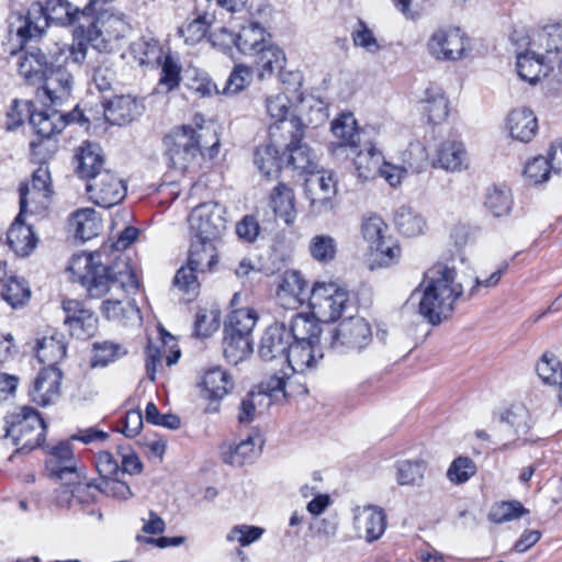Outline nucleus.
<instances>
[{
  "instance_id": "f257e3e1",
  "label": "nucleus",
  "mask_w": 562,
  "mask_h": 562,
  "mask_svg": "<svg viewBox=\"0 0 562 562\" xmlns=\"http://www.w3.org/2000/svg\"><path fill=\"white\" fill-rule=\"evenodd\" d=\"M70 270L90 297L110 295L101 305V313L106 319L119 323L140 319L137 305L126 300L128 294L139 288V281L127 258L120 257L110 267L101 262L100 252L82 255L72 260Z\"/></svg>"
},
{
  "instance_id": "f03ea898",
  "label": "nucleus",
  "mask_w": 562,
  "mask_h": 562,
  "mask_svg": "<svg viewBox=\"0 0 562 562\" xmlns=\"http://www.w3.org/2000/svg\"><path fill=\"white\" fill-rule=\"evenodd\" d=\"M18 22L16 34L23 41L40 37L50 24H56L76 25V34L94 44L102 34L99 24L105 26L104 14L92 16L87 5L79 10L67 0L35 1L26 15L18 18Z\"/></svg>"
},
{
  "instance_id": "7ed1b4c3",
  "label": "nucleus",
  "mask_w": 562,
  "mask_h": 562,
  "mask_svg": "<svg viewBox=\"0 0 562 562\" xmlns=\"http://www.w3.org/2000/svg\"><path fill=\"white\" fill-rule=\"evenodd\" d=\"M420 288L423 290H416L412 297L419 294L418 312L431 325L447 319L463 294L456 267L445 262L435 263L424 273Z\"/></svg>"
},
{
  "instance_id": "20e7f679",
  "label": "nucleus",
  "mask_w": 562,
  "mask_h": 562,
  "mask_svg": "<svg viewBox=\"0 0 562 562\" xmlns=\"http://www.w3.org/2000/svg\"><path fill=\"white\" fill-rule=\"evenodd\" d=\"M168 166L186 171L199 155L213 158L218 153L220 138L213 125H180L162 139Z\"/></svg>"
},
{
  "instance_id": "39448f33",
  "label": "nucleus",
  "mask_w": 562,
  "mask_h": 562,
  "mask_svg": "<svg viewBox=\"0 0 562 562\" xmlns=\"http://www.w3.org/2000/svg\"><path fill=\"white\" fill-rule=\"evenodd\" d=\"M20 217L36 218L47 211L54 193L50 171L46 164H41L32 173L30 180L19 184Z\"/></svg>"
},
{
  "instance_id": "423d86ee",
  "label": "nucleus",
  "mask_w": 562,
  "mask_h": 562,
  "mask_svg": "<svg viewBox=\"0 0 562 562\" xmlns=\"http://www.w3.org/2000/svg\"><path fill=\"white\" fill-rule=\"evenodd\" d=\"M46 437V424L40 413L31 406H22L5 418L3 439H12L18 450L32 451L41 447Z\"/></svg>"
},
{
  "instance_id": "0eeeda50",
  "label": "nucleus",
  "mask_w": 562,
  "mask_h": 562,
  "mask_svg": "<svg viewBox=\"0 0 562 562\" xmlns=\"http://www.w3.org/2000/svg\"><path fill=\"white\" fill-rule=\"evenodd\" d=\"M308 304L321 322H335L351 307L348 291L335 282H316L311 290Z\"/></svg>"
},
{
  "instance_id": "6e6552de",
  "label": "nucleus",
  "mask_w": 562,
  "mask_h": 562,
  "mask_svg": "<svg viewBox=\"0 0 562 562\" xmlns=\"http://www.w3.org/2000/svg\"><path fill=\"white\" fill-rule=\"evenodd\" d=\"M225 214V207L217 202L196 205L188 217L191 237L221 241L227 224Z\"/></svg>"
},
{
  "instance_id": "1a4fd4ad",
  "label": "nucleus",
  "mask_w": 562,
  "mask_h": 562,
  "mask_svg": "<svg viewBox=\"0 0 562 562\" xmlns=\"http://www.w3.org/2000/svg\"><path fill=\"white\" fill-rule=\"evenodd\" d=\"M291 100L284 93H279L266 99V110L272 120L269 125V138L272 142L281 143L286 140L288 135L292 139H299L304 135L305 125L297 116L289 117Z\"/></svg>"
},
{
  "instance_id": "9d476101",
  "label": "nucleus",
  "mask_w": 562,
  "mask_h": 562,
  "mask_svg": "<svg viewBox=\"0 0 562 562\" xmlns=\"http://www.w3.org/2000/svg\"><path fill=\"white\" fill-rule=\"evenodd\" d=\"M23 105L29 114L30 125L35 134L41 137L38 142H31L32 154L38 157V160L44 159L45 156L42 157L41 154L45 140H49L52 136L60 133L68 122H74L76 120L75 113L66 115L58 110L34 111L31 110L30 103Z\"/></svg>"
},
{
  "instance_id": "9b49d317",
  "label": "nucleus",
  "mask_w": 562,
  "mask_h": 562,
  "mask_svg": "<svg viewBox=\"0 0 562 562\" xmlns=\"http://www.w3.org/2000/svg\"><path fill=\"white\" fill-rule=\"evenodd\" d=\"M386 224L375 214L364 215L361 223L363 238L370 244L379 257L380 266L387 267L401 255V248L391 239L385 238Z\"/></svg>"
},
{
  "instance_id": "f8f14e48",
  "label": "nucleus",
  "mask_w": 562,
  "mask_h": 562,
  "mask_svg": "<svg viewBox=\"0 0 562 562\" xmlns=\"http://www.w3.org/2000/svg\"><path fill=\"white\" fill-rule=\"evenodd\" d=\"M372 340L369 323L362 317L348 316L330 333V347L334 349L361 350Z\"/></svg>"
},
{
  "instance_id": "ddd939ff",
  "label": "nucleus",
  "mask_w": 562,
  "mask_h": 562,
  "mask_svg": "<svg viewBox=\"0 0 562 562\" xmlns=\"http://www.w3.org/2000/svg\"><path fill=\"white\" fill-rule=\"evenodd\" d=\"M86 189L94 204L106 209L117 205L126 195L124 181L109 168L94 176Z\"/></svg>"
},
{
  "instance_id": "4468645a",
  "label": "nucleus",
  "mask_w": 562,
  "mask_h": 562,
  "mask_svg": "<svg viewBox=\"0 0 562 562\" xmlns=\"http://www.w3.org/2000/svg\"><path fill=\"white\" fill-rule=\"evenodd\" d=\"M305 193L312 212L316 215L333 210V200L337 194V181L330 171L312 173L305 180Z\"/></svg>"
},
{
  "instance_id": "2eb2a0df",
  "label": "nucleus",
  "mask_w": 562,
  "mask_h": 562,
  "mask_svg": "<svg viewBox=\"0 0 562 562\" xmlns=\"http://www.w3.org/2000/svg\"><path fill=\"white\" fill-rule=\"evenodd\" d=\"M465 41L459 27L439 29L429 37L427 50L437 60H458L464 54Z\"/></svg>"
},
{
  "instance_id": "dca6fc26",
  "label": "nucleus",
  "mask_w": 562,
  "mask_h": 562,
  "mask_svg": "<svg viewBox=\"0 0 562 562\" xmlns=\"http://www.w3.org/2000/svg\"><path fill=\"white\" fill-rule=\"evenodd\" d=\"M291 348V333L282 323L270 325L262 334L258 355L265 362L278 361L285 364Z\"/></svg>"
},
{
  "instance_id": "f3484780",
  "label": "nucleus",
  "mask_w": 562,
  "mask_h": 562,
  "mask_svg": "<svg viewBox=\"0 0 562 562\" xmlns=\"http://www.w3.org/2000/svg\"><path fill=\"white\" fill-rule=\"evenodd\" d=\"M61 307L65 314L64 325L67 326L71 336L86 339L94 334L98 318L82 302L64 300Z\"/></svg>"
},
{
  "instance_id": "a211bd4d",
  "label": "nucleus",
  "mask_w": 562,
  "mask_h": 562,
  "mask_svg": "<svg viewBox=\"0 0 562 562\" xmlns=\"http://www.w3.org/2000/svg\"><path fill=\"white\" fill-rule=\"evenodd\" d=\"M507 436L502 449H506L512 442L527 441L528 434L532 426L531 416L527 406L522 403H515L502 412L498 416Z\"/></svg>"
},
{
  "instance_id": "6ab92c4d",
  "label": "nucleus",
  "mask_w": 562,
  "mask_h": 562,
  "mask_svg": "<svg viewBox=\"0 0 562 562\" xmlns=\"http://www.w3.org/2000/svg\"><path fill=\"white\" fill-rule=\"evenodd\" d=\"M61 378L58 367L43 368L29 391L31 401L43 407L54 404L60 396Z\"/></svg>"
},
{
  "instance_id": "aec40b11",
  "label": "nucleus",
  "mask_w": 562,
  "mask_h": 562,
  "mask_svg": "<svg viewBox=\"0 0 562 562\" xmlns=\"http://www.w3.org/2000/svg\"><path fill=\"white\" fill-rule=\"evenodd\" d=\"M306 282L300 272L294 270L285 271L279 281L276 299L278 304L285 310H297L308 301Z\"/></svg>"
},
{
  "instance_id": "412c9836",
  "label": "nucleus",
  "mask_w": 562,
  "mask_h": 562,
  "mask_svg": "<svg viewBox=\"0 0 562 562\" xmlns=\"http://www.w3.org/2000/svg\"><path fill=\"white\" fill-rule=\"evenodd\" d=\"M42 83L43 93L49 99L50 104L59 105L70 97L74 77L66 66L54 60Z\"/></svg>"
},
{
  "instance_id": "4be33fe9",
  "label": "nucleus",
  "mask_w": 562,
  "mask_h": 562,
  "mask_svg": "<svg viewBox=\"0 0 562 562\" xmlns=\"http://www.w3.org/2000/svg\"><path fill=\"white\" fill-rule=\"evenodd\" d=\"M104 117L112 125H126L143 114L144 104L130 94L116 95L103 103Z\"/></svg>"
},
{
  "instance_id": "5701e85b",
  "label": "nucleus",
  "mask_w": 562,
  "mask_h": 562,
  "mask_svg": "<svg viewBox=\"0 0 562 562\" xmlns=\"http://www.w3.org/2000/svg\"><path fill=\"white\" fill-rule=\"evenodd\" d=\"M27 217L16 215L7 233L10 249L19 257L30 256L37 246L38 238Z\"/></svg>"
},
{
  "instance_id": "b1692460",
  "label": "nucleus",
  "mask_w": 562,
  "mask_h": 562,
  "mask_svg": "<svg viewBox=\"0 0 562 562\" xmlns=\"http://www.w3.org/2000/svg\"><path fill=\"white\" fill-rule=\"evenodd\" d=\"M75 171L85 179L87 184L101 170H106L102 149L97 144L85 142L78 147L74 156Z\"/></svg>"
},
{
  "instance_id": "393cba45",
  "label": "nucleus",
  "mask_w": 562,
  "mask_h": 562,
  "mask_svg": "<svg viewBox=\"0 0 562 562\" xmlns=\"http://www.w3.org/2000/svg\"><path fill=\"white\" fill-rule=\"evenodd\" d=\"M202 395L211 401L206 407L207 413L218 409V402L233 389L232 376L223 369L216 367L207 370L202 379Z\"/></svg>"
},
{
  "instance_id": "a878e982",
  "label": "nucleus",
  "mask_w": 562,
  "mask_h": 562,
  "mask_svg": "<svg viewBox=\"0 0 562 562\" xmlns=\"http://www.w3.org/2000/svg\"><path fill=\"white\" fill-rule=\"evenodd\" d=\"M54 61L41 48H32L19 56L18 71L30 85L42 83Z\"/></svg>"
},
{
  "instance_id": "bb28decb",
  "label": "nucleus",
  "mask_w": 562,
  "mask_h": 562,
  "mask_svg": "<svg viewBox=\"0 0 562 562\" xmlns=\"http://www.w3.org/2000/svg\"><path fill=\"white\" fill-rule=\"evenodd\" d=\"M355 527L368 542H373L380 539L385 531L386 515L381 507L374 505L357 508Z\"/></svg>"
},
{
  "instance_id": "cd10ccee",
  "label": "nucleus",
  "mask_w": 562,
  "mask_h": 562,
  "mask_svg": "<svg viewBox=\"0 0 562 562\" xmlns=\"http://www.w3.org/2000/svg\"><path fill=\"white\" fill-rule=\"evenodd\" d=\"M323 356L319 344L291 342L285 364L291 372L305 373L315 369Z\"/></svg>"
},
{
  "instance_id": "c85d7f7f",
  "label": "nucleus",
  "mask_w": 562,
  "mask_h": 562,
  "mask_svg": "<svg viewBox=\"0 0 562 562\" xmlns=\"http://www.w3.org/2000/svg\"><path fill=\"white\" fill-rule=\"evenodd\" d=\"M46 467L50 475L59 480H66L68 476L78 479L72 448L68 441H63L52 449Z\"/></svg>"
},
{
  "instance_id": "c756f323",
  "label": "nucleus",
  "mask_w": 562,
  "mask_h": 562,
  "mask_svg": "<svg viewBox=\"0 0 562 562\" xmlns=\"http://www.w3.org/2000/svg\"><path fill=\"white\" fill-rule=\"evenodd\" d=\"M507 127L514 139L528 143L537 134L538 120L531 110L519 108L508 114Z\"/></svg>"
},
{
  "instance_id": "7c9ffc66",
  "label": "nucleus",
  "mask_w": 562,
  "mask_h": 562,
  "mask_svg": "<svg viewBox=\"0 0 562 562\" xmlns=\"http://www.w3.org/2000/svg\"><path fill=\"white\" fill-rule=\"evenodd\" d=\"M98 481L85 482L75 476H70L69 481L65 483L58 491L57 501L60 505L69 506L72 499L78 503H90L97 499L99 490L95 491Z\"/></svg>"
},
{
  "instance_id": "2f4dec72",
  "label": "nucleus",
  "mask_w": 562,
  "mask_h": 562,
  "mask_svg": "<svg viewBox=\"0 0 562 562\" xmlns=\"http://www.w3.org/2000/svg\"><path fill=\"white\" fill-rule=\"evenodd\" d=\"M435 167H440L447 171H461L468 166V155L462 143L457 140H446L437 149Z\"/></svg>"
},
{
  "instance_id": "473e14b6",
  "label": "nucleus",
  "mask_w": 562,
  "mask_h": 562,
  "mask_svg": "<svg viewBox=\"0 0 562 562\" xmlns=\"http://www.w3.org/2000/svg\"><path fill=\"white\" fill-rule=\"evenodd\" d=\"M283 142L281 139V143H276L270 138L269 144L258 147L254 154L255 165L267 178L278 175L282 168L285 153L281 155L280 149L283 148Z\"/></svg>"
},
{
  "instance_id": "72a5a7b5",
  "label": "nucleus",
  "mask_w": 562,
  "mask_h": 562,
  "mask_svg": "<svg viewBox=\"0 0 562 562\" xmlns=\"http://www.w3.org/2000/svg\"><path fill=\"white\" fill-rule=\"evenodd\" d=\"M517 74L520 79L531 85L537 83L542 77L549 76V65L546 55L536 53H521L517 55L516 61Z\"/></svg>"
},
{
  "instance_id": "f704fd0d",
  "label": "nucleus",
  "mask_w": 562,
  "mask_h": 562,
  "mask_svg": "<svg viewBox=\"0 0 562 562\" xmlns=\"http://www.w3.org/2000/svg\"><path fill=\"white\" fill-rule=\"evenodd\" d=\"M270 35L257 22L241 26L236 33V47L244 55H256L266 47Z\"/></svg>"
},
{
  "instance_id": "c9c22d12",
  "label": "nucleus",
  "mask_w": 562,
  "mask_h": 562,
  "mask_svg": "<svg viewBox=\"0 0 562 562\" xmlns=\"http://www.w3.org/2000/svg\"><path fill=\"white\" fill-rule=\"evenodd\" d=\"M69 225L77 238L87 241L98 236L102 229V222L98 213L91 209H80L72 213Z\"/></svg>"
},
{
  "instance_id": "e433bc0d",
  "label": "nucleus",
  "mask_w": 562,
  "mask_h": 562,
  "mask_svg": "<svg viewBox=\"0 0 562 562\" xmlns=\"http://www.w3.org/2000/svg\"><path fill=\"white\" fill-rule=\"evenodd\" d=\"M218 243L191 237L188 262L202 272L212 270L217 263Z\"/></svg>"
},
{
  "instance_id": "4c0bfd02",
  "label": "nucleus",
  "mask_w": 562,
  "mask_h": 562,
  "mask_svg": "<svg viewBox=\"0 0 562 562\" xmlns=\"http://www.w3.org/2000/svg\"><path fill=\"white\" fill-rule=\"evenodd\" d=\"M331 132L339 147L356 149L361 143V132L352 113H342L331 122Z\"/></svg>"
},
{
  "instance_id": "58836bf2",
  "label": "nucleus",
  "mask_w": 562,
  "mask_h": 562,
  "mask_svg": "<svg viewBox=\"0 0 562 562\" xmlns=\"http://www.w3.org/2000/svg\"><path fill=\"white\" fill-rule=\"evenodd\" d=\"M319 322L314 315L311 317L297 313L293 316L290 328H288L291 333V341L319 344L322 334Z\"/></svg>"
},
{
  "instance_id": "ea45409f",
  "label": "nucleus",
  "mask_w": 562,
  "mask_h": 562,
  "mask_svg": "<svg viewBox=\"0 0 562 562\" xmlns=\"http://www.w3.org/2000/svg\"><path fill=\"white\" fill-rule=\"evenodd\" d=\"M303 137L304 135L299 139H292L288 136V139L283 142L284 157H286V165L294 170L311 172L314 168L315 156L306 144L301 143Z\"/></svg>"
},
{
  "instance_id": "a19ab883",
  "label": "nucleus",
  "mask_w": 562,
  "mask_h": 562,
  "mask_svg": "<svg viewBox=\"0 0 562 562\" xmlns=\"http://www.w3.org/2000/svg\"><path fill=\"white\" fill-rule=\"evenodd\" d=\"M294 200L293 190L284 183L277 184L270 194V206L286 225L293 224L296 218Z\"/></svg>"
},
{
  "instance_id": "79ce46f5",
  "label": "nucleus",
  "mask_w": 562,
  "mask_h": 562,
  "mask_svg": "<svg viewBox=\"0 0 562 562\" xmlns=\"http://www.w3.org/2000/svg\"><path fill=\"white\" fill-rule=\"evenodd\" d=\"M384 158L382 153L378 150L371 143L364 145L360 149L355 159L353 165L356 172L360 179L368 180L379 175L383 166Z\"/></svg>"
},
{
  "instance_id": "37998d69",
  "label": "nucleus",
  "mask_w": 562,
  "mask_h": 562,
  "mask_svg": "<svg viewBox=\"0 0 562 562\" xmlns=\"http://www.w3.org/2000/svg\"><path fill=\"white\" fill-rule=\"evenodd\" d=\"M393 221L398 233L407 237L422 235L427 227L424 216L407 205L395 211Z\"/></svg>"
},
{
  "instance_id": "c03bdc74",
  "label": "nucleus",
  "mask_w": 562,
  "mask_h": 562,
  "mask_svg": "<svg viewBox=\"0 0 562 562\" xmlns=\"http://www.w3.org/2000/svg\"><path fill=\"white\" fill-rule=\"evenodd\" d=\"M66 356V344L61 334L45 336L37 342L36 357L46 367H57Z\"/></svg>"
},
{
  "instance_id": "a18cd8bd",
  "label": "nucleus",
  "mask_w": 562,
  "mask_h": 562,
  "mask_svg": "<svg viewBox=\"0 0 562 562\" xmlns=\"http://www.w3.org/2000/svg\"><path fill=\"white\" fill-rule=\"evenodd\" d=\"M485 209L495 217L506 216L513 206V194L506 186H493L487 189Z\"/></svg>"
},
{
  "instance_id": "49530a36",
  "label": "nucleus",
  "mask_w": 562,
  "mask_h": 562,
  "mask_svg": "<svg viewBox=\"0 0 562 562\" xmlns=\"http://www.w3.org/2000/svg\"><path fill=\"white\" fill-rule=\"evenodd\" d=\"M223 353L226 360L232 364H238L252 351L250 337L240 334L224 331Z\"/></svg>"
},
{
  "instance_id": "de8ad7c7",
  "label": "nucleus",
  "mask_w": 562,
  "mask_h": 562,
  "mask_svg": "<svg viewBox=\"0 0 562 562\" xmlns=\"http://www.w3.org/2000/svg\"><path fill=\"white\" fill-rule=\"evenodd\" d=\"M423 111L427 114L428 122L438 124L445 121L449 114L448 100L439 88H428L423 99Z\"/></svg>"
},
{
  "instance_id": "09e8293b",
  "label": "nucleus",
  "mask_w": 562,
  "mask_h": 562,
  "mask_svg": "<svg viewBox=\"0 0 562 562\" xmlns=\"http://www.w3.org/2000/svg\"><path fill=\"white\" fill-rule=\"evenodd\" d=\"M258 321V313L250 307H243L231 312L225 323L224 331L240 334L251 337V333Z\"/></svg>"
},
{
  "instance_id": "8fccbe9b",
  "label": "nucleus",
  "mask_w": 562,
  "mask_h": 562,
  "mask_svg": "<svg viewBox=\"0 0 562 562\" xmlns=\"http://www.w3.org/2000/svg\"><path fill=\"white\" fill-rule=\"evenodd\" d=\"M256 55L260 79L271 76L274 71H280L284 67L285 55L274 45L268 44Z\"/></svg>"
},
{
  "instance_id": "3c124183",
  "label": "nucleus",
  "mask_w": 562,
  "mask_h": 562,
  "mask_svg": "<svg viewBox=\"0 0 562 562\" xmlns=\"http://www.w3.org/2000/svg\"><path fill=\"white\" fill-rule=\"evenodd\" d=\"M132 52L139 65H158L165 57L159 42L153 37H142L133 43Z\"/></svg>"
},
{
  "instance_id": "603ef678",
  "label": "nucleus",
  "mask_w": 562,
  "mask_h": 562,
  "mask_svg": "<svg viewBox=\"0 0 562 562\" xmlns=\"http://www.w3.org/2000/svg\"><path fill=\"white\" fill-rule=\"evenodd\" d=\"M427 464L423 460H403L396 464V481L400 485H422Z\"/></svg>"
},
{
  "instance_id": "864d4df0",
  "label": "nucleus",
  "mask_w": 562,
  "mask_h": 562,
  "mask_svg": "<svg viewBox=\"0 0 562 562\" xmlns=\"http://www.w3.org/2000/svg\"><path fill=\"white\" fill-rule=\"evenodd\" d=\"M259 441V436H248L237 445H229L222 450L223 461L232 465H243L245 461L255 454V449Z\"/></svg>"
},
{
  "instance_id": "5fc2aeb1",
  "label": "nucleus",
  "mask_w": 562,
  "mask_h": 562,
  "mask_svg": "<svg viewBox=\"0 0 562 562\" xmlns=\"http://www.w3.org/2000/svg\"><path fill=\"white\" fill-rule=\"evenodd\" d=\"M91 80L98 91H110L116 82L114 64L105 56H100L97 64L91 67Z\"/></svg>"
},
{
  "instance_id": "6e6d98bb",
  "label": "nucleus",
  "mask_w": 562,
  "mask_h": 562,
  "mask_svg": "<svg viewBox=\"0 0 562 562\" xmlns=\"http://www.w3.org/2000/svg\"><path fill=\"white\" fill-rule=\"evenodd\" d=\"M159 65L161 66V74L158 90L164 93L176 90L181 82V65L169 54L165 55Z\"/></svg>"
},
{
  "instance_id": "4d7b16f0",
  "label": "nucleus",
  "mask_w": 562,
  "mask_h": 562,
  "mask_svg": "<svg viewBox=\"0 0 562 562\" xmlns=\"http://www.w3.org/2000/svg\"><path fill=\"white\" fill-rule=\"evenodd\" d=\"M127 353V350L120 344L103 340L93 344L92 367H106Z\"/></svg>"
},
{
  "instance_id": "13d9d810",
  "label": "nucleus",
  "mask_w": 562,
  "mask_h": 562,
  "mask_svg": "<svg viewBox=\"0 0 562 562\" xmlns=\"http://www.w3.org/2000/svg\"><path fill=\"white\" fill-rule=\"evenodd\" d=\"M308 250L314 260L321 263H328L336 257L337 241L330 235H316L310 240Z\"/></svg>"
},
{
  "instance_id": "bf43d9fd",
  "label": "nucleus",
  "mask_w": 562,
  "mask_h": 562,
  "mask_svg": "<svg viewBox=\"0 0 562 562\" xmlns=\"http://www.w3.org/2000/svg\"><path fill=\"white\" fill-rule=\"evenodd\" d=\"M269 405L270 400L262 392L255 390L248 392L239 404L238 422L240 424H250L256 418L258 408Z\"/></svg>"
},
{
  "instance_id": "052dcab7",
  "label": "nucleus",
  "mask_w": 562,
  "mask_h": 562,
  "mask_svg": "<svg viewBox=\"0 0 562 562\" xmlns=\"http://www.w3.org/2000/svg\"><path fill=\"white\" fill-rule=\"evenodd\" d=\"M536 371L539 378L547 384H562V363L552 353H544L537 363Z\"/></svg>"
},
{
  "instance_id": "680f3d73",
  "label": "nucleus",
  "mask_w": 562,
  "mask_h": 562,
  "mask_svg": "<svg viewBox=\"0 0 562 562\" xmlns=\"http://www.w3.org/2000/svg\"><path fill=\"white\" fill-rule=\"evenodd\" d=\"M121 476L122 475L100 479L95 485V491L99 490L100 493L116 501L130 499L134 494L128 482L121 479Z\"/></svg>"
},
{
  "instance_id": "e2e57ef3",
  "label": "nucleus",
  "mask_w": 562,
  "mask_h": 562,
  "mask_svg": "<svg viewBox=\"0 0 562 562\" xmlns=\"http://www.w3.org/2000/svg\"><path fill=\"white\" fill-rule=\"evenodd\" d=\"M1 296L13 308H16L29 301L31 291L24 280L10 278L2 288Z\"/></svg>"
},
{
  "instance_id": "0e129e2a",
  "label": "nucleus",
  "mask_w": 562,
  "mask_h": 562,
  "mask_svg": "<svg viewBox=\"0 0 562 562\" xmlns=\"http://www.w3.org/2000/svg\"><path fill=\"white\" fill-rule=\"evenodd\" d=\"M529 510L518 501L502 502L495 504L490 514L488 519L496 524H502L528 514Z\"/></svg>"
},
{
  "instance_id": "69168bd1",
  "label": "nucleus",
  "mask_w": 562,
  "mask_h": 562,
  "mask_svg": "<svg viewBox=\"0 0 562 562\" xmlns=\"http://www.w3.org/2000/svg\"><path fill=\"white\" fill-rule=\"evenodd\" d=\"M476 473V465L469 457L456 458L447 470V477L453 484H463Z\"/></svg>"
},
{
  "instance_id": "338daca9",
  "label": "nucleus",
  "mask_w": 562,
  "mask_h": 562,
  "mask_svg": "<svg viewBox=\"0 0 562 562\" xmlns=\"http://www.w3.org/2000/svg\"><path fill=\"white\" fill-rule=\"evenodd\" d=\"M552 171L549 161L542 156H538L529 160L524 169V177L530 184L537 186L549 180Z\"/></svg>"
},
{
  "instance_id": "774afa93",
  "label": "nucleus",
  "mask_w": 562,
  "mask_h": 562,
  "mask_svg": "<svg viewBox=\"0 0 562 562\" xmlns=\"http://www.w3.org/2000/svg\"><path fill=\"white\" fill-rule=\"evenodd\" d=\"M198 273H200V270L187 262L186 266L181 267L176 272L173 285L184 293L195 295L200 286L196 277ZM201 273L203 272L201 271Z\"/></svg>"
}]
</instances>
